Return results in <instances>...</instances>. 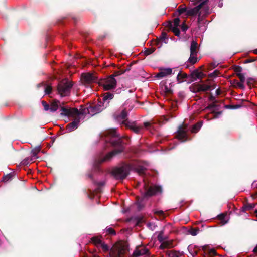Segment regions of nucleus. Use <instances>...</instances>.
Wrapping results in <instances>:
<instances>
[{
    "label": "nucleus",
    "instance_id": "1",
    "mask_svg": "<svg viewBox=\"0 0 257 257\" xmlns=\"http://www.w3.org/2000/svg\"><path fill=\"white\" fill-rule=\"evenodd\" d=\"M101 138V141L106 143L105 148L111 145L115 148V149L107 153L105 156H101L99 159V163L109 161L114 156L123 151L124 143L118 135L116 130L110 129L105 131L102 134Z\"/></svg>",
    "mask_w": 257,
    "mask_h": 257
},
{
    "label": "nucleus",
    "instance_id": "2",
    "mask_svg": "<svg viewBox=\"0 0 257 257\" xmlns=\"http://www.w3.org/2000/svg\"><path fill=\"white\" fill-rule=\"evenodd\" d=\"M127 69L120 70L115 72L114 74L106 78L100 80L99 81V84L103 86L105 90H109L114 89L116 86V80L114 78V76H117L121 75L126 71Z\"/></svg>",
    "mask_w": 257,
    "mask_h": 257
},
{
    "label": "nucleus",
    "instance_id": "3",
    "mask_svg": "<svg viewBox=\"0 0 257 257\" xmlns=\"http://www.w3.org/2000/svg\"><path fill=\"white\" fill-rule=\"evenodd\" d=\"M128 112V103L125 101L123 105L120 108L119 112L115 115L116 120L121 124L124 125L126 127L128 125L127 121V114Z\"/></svg>",
    "mask_w": 257,
    "mask_h": 257
},
{
    "label": "nucleus",
    "instance_id": "4",
    "mask_svg": "<svg viewBox=\"0 0 257 257\" xmlns=\"http://www.w3.org/2000/svg\"><path fill=\"white\" fill-rule=\"evenodd\" d=\"M73 84L67 79L62 80L58 86V91L61 97L68 96L70 92V90Z\"/></svg>",
    "mask_w": 257,
    "mask_h": 257
},
{
    "label": "nucleus",
    "instance_id": "5",
    "mask_svg": "<svg viewBox=\"0 0 257 257\" xmlns=\"http://www.w3.org/2000/svg\"><path fill=\"white\" fill-rule=\"evenodd\" d=\"M128 170V165L126 163H122L119 166L114 168L112 173L116 179L122 180L126 177Z\"/></svg>",
    "mask_w": 257,
    "mask_h": 257
},
{
    "label": "nucleus",
    "instance_id": "6",
    "mask_svg": "<svg viewBox=\"0 0 257 257\" xmlns=\"http://www.w3.org/2000/svg\"><path fill=\"white\" fill-rule=\"evenodd\" d=\"M125 252V247L122 242L116 243L111 248L110 252V257H123Z\"/></svg>",
    "mask_w": 257,
    "mask_h": 257
},
{
    "label": "nucleus",
    "instance_id": "7",
    "mask_svg": "<svg viewBox=\"0 0 257 257\" xmlns=\"http://www.w3.org/2000/svg\"><path fill=\"white\" fill-rule=\"evenodd\" d=\"M145 193L144 197H151L157 194L158 193H161L162 189L160 186H151L145 185Z\"/></svg>",
    "mask_w": 257,
    "mask_h": 257
},
{
    "label": "nucleus",
    "instance_id": "8",
    "mask_svg": "<svg viewBox=\"0 0 257 257\" xmlns=\"http://www.w3.org/2000/svg\"><path fill=\"white\" fill-rule=\"evenodd\" d=\"M104 108V104H102V102L100 100L97 104L89 106L87 110L88 114L91 116H93L100 112Z\"/></svg>",
    "mask_w": 257,
    "mask_h": 257
},
{
    "label": "nucleus",
    "instance_id": "9",
    "mask_svg": "<svg viewBox=\"0 0 257 257\" xmlns=\"http://www.w3.org/2000/svg\"><path fill=\"white\" fill-rule=\"evenodd\" d=\"M190 90L193 93H197L201 91H206L210 90V85L200 84L198 83H194L189 87Z\"/></svg>",
    "mask_w": 257,
    "mask_h": 257
},
{
    "label": "nucleus",
    "instance_id": "10",
    "mask_svg": "<svg viewBox=\"0 0 257 257\" xmlns=\"http://www.w3.org/2000/svg\"><path fill=\"white\" fill-rule=\"evenodd\" d=\"M149 249L143 245H139L136 246L131 257H140L143 255H148Z\"/></svg>",
    "mask_w": 257,
    "mask_h": 257
},
{
    "label": "nucleus",
    "instance_id": "11",
    "mask_svg": "<svg viewBox=\"0 0 257 257\" xmlns=\"http://www.w3.org/2000/svg\"><path fill=\"white\" fill-rule=\"evenodd\" d=\"M61 114L68 117H75L79 115L80 113L77 108L63 107L61 108Z\"/></svg>",
    "mask_w": 257,
    "mask_h": 257
},
{
    "label": "nucleus",
    "instance_id": "12",
    "mask_svg": "<svg viewBox=\"0 0 257 257\" xmlns=\"http://www.w3.org/2000/svg\"><path fill=\"white\" fill-rule=\"evenodd\" d=\"M82 82L85 85H89L97 81V77L92 73H85L82 75Z\"/></svg>",
    "mask_w": 257,
    "mask_h": 257
},
{
    "label": "nucleus",
    "instance_id": "13",
    "mask_svg": "<svg viewBox=\"0 0 257 257\" xmlns=\"http://www.w3.org/2000/svg\"><path fill=\"white\" fill-rule=\"evenodd\" d=\"M130 171H134L139 175H143L145 173L146 169L143 166L139 165L137 162L134 161H130Z\"/></svg>",
    "mask_w": 257,
    "mask_h": 257
},
{
    "label": "nucleus",
    "instance_id": "14",
    "mask_svg": "<svg viewBox=\"0 0 257 257\" xmlns=\"http://www.w3.org/2000/svg\"><path fill=\"white\" fill-rule=\"evenodd\" d=\"M186 129L187 126L181 125L179 126V129L177 131L176 136L177 139L182 140V142L187 141L188 139Z\"/></svg>",
    "mask_w": 257,
    "mask_h": 257
},
{
    "label": "nucleus",
    "instance_id": "15",
    "mask_svg": "<svg viewBox=\"0 0 257 257\" xmlns=\"http://www.w3.org/2000/svg\"><path fill=\"white\" fill-rule=\"evenodd\" d=\"M207 2V1H204L200 3L198 6L193 8L187 9L186 15L189 16H193L196 15L199 11V10L204 6Z\"/></svg>",
    "mask_w": 257,
    "mask_h": 257
},
{
    "label": "nucleus",
    "instance_id": "16",
    "mask_svg": "<svg viewBox=\"0 0 257 257\" xmlns=\"http://www.w3.org/2000/svg\"><path fill=\"white\" fill-rule=\"evenodd\" d=\"M130 130L136 134H141L143 130V126L138 124L136 121H130Z\"/></svg>",
    "mask_w": 257,
    "mask_h": 257
},
{
    "label": "nucleus",
    "instance_id": "17",
    "mask_svg": "<svg viewBox=\"0 0 257 257\" xmlns=\"http://www.w3.org/2000/svg\"><path fill=\"white\" fill-rule=\"evenodd\" d=\"M160 71L156 74L155 77L162 78L172 73V70L171 68H160Z\"/></svg>",
    "mask_w": 257,
    "mask_h": 257
},
{
    "label": "nucleus",
    "instance_id": "18",
    "mask_svg": "<svg viewBox=\"0 0 257 257\" xmlns=\"http://www.w3.org/2000/svg\"><path fill=\"white\" fill-rule=\"evenodd\" d=\"M79 122L80 121L79 119H75L71 123L67 125L66 127V132H71L76 130L78 127Z\"/></svg>",
    "mask_w": 257,
    "mask_h": 257
},
{
    "label": "nucleus",
    "instance_id": "19",
    "mask_svg": "<svg viewBox=\"0 0 257 257\" xmlns=\"http://www.w3.org/2000/svg\"><path fill=\"white\" fill-rule=\"evenodd\" d=\"M113 98V94L110 93H106L104 94L103 97L102 98V104H104V107H106L109 103V101L111 100Z\"/></svg>",
    "mask_w": 257,
    "mask_h": 257
},
{
    "label": "nucleus",
    "instance_id": "20",
    "mask_svg": "<svg viewBox=\"0 0 257 257\" xmlns=\"http://www.w3.org/2000/svg\"><path fill=\"white\" fill-rule=\"evenodd\" d=\"M201 75H203V73L201 72H199L198 69L194 70L190 75V82H193L196 80L197 79L201 77Z\"/></svg>",
    "mask_w": 257,
    "mask_h": 257
},
{
    "label": "nucleus",
    "instance_id": "21",
    "mask_svg": "<svg viewBox=\"0 0 257 257\" xmlns=\"http://www.w3.org/2000/svg\"><path fill=\"white\" fill-rule=\"evenodd\" d=\"M166 27H168V28L170 30H171L175 36H180V30L179 28H178V27H173V24L171 21H169L167 22V25Z\"/></svg>",
    "mask_w": 257,
    "mask_h": 257
},
{
    "label": "nucleus",
    "instance_id": "22",
    "mask_svg": "<svg viewBox=\"0 0 257 257\" xmlns=\"http://www.w3.org/2000/svg\"><path fill=\"white\" fill-rule=\"evenodd\" d=\"M197 43L194 41L192 40L190 46V54L192 55H196L197 54Z\"/></svg>",
    "mask_w": 257,
    "mask_h": 257
},
{
    "label": "nucleus",
    "instance_id": "23",
    "mask_svg": "<svg viewBox=\"0 0 257 257\" xmlns=\"http://www.w3.org/2000/svg\"><path fill=\"white\" fill-rule=\"evenodd\" d=\"M187 77L188 75L187 74L180 72L177 76V79L178 83H182L185 81V80L184 79Z\"/></svg>",
    "mask_w": 257,
    "mask_h": 257
},
{
    "label": "nucleus",
    "instance_id": "24",
    "mask_svg": "<svg viewBox=\"0 0 257 257\" xmlns=\"http://www.w3.org/2000/svg\"><path fill=\"white\" fill-rule=\"evenodd\" d=\"M60 105V102L58 101H53L50 106V110L52 112L56 111L59 107Z\"/></svg>",
    "mask_w": 257,
    "mask_h": 257
},
{
    "label": "nucleus",
    "instance_id": "25",
    "mask_svg": "<svg viewBox=\"0 0 257 257\" xmlns=\"http://www.w3.org/2000/svg\"><path fill=\"white\" fill-rule=\"evenodd\" d=\"M202 125V122L201 121H199L193 125L191 130V132L193 133H196L200 130Z\"/></svg>",
    "mask_w": 257,
    "mask_h": 257
},
{
    "label": "nucleus",
    "instance_id": "26",
    "mask_svg": "<svg viewBox=\"0 0 257 257\" xmlns=\"http://www.w3.org/2000/svg\"><path fill=\"white\" fill-rule=\"evenodd\" d=\"M166 254L168 257H180V254L179 251H168Z\"/></svg>",
    "mask_w": 257,
    "mask_h": 257
},
{
    "label": "nucleus",
    "instance_id": "27",
    "mask_svg": "<svg viewBox=\"0 0 257 257\" xmlns=\"http://www.w3.org/2000/svg\"><path fill=\"white\" fill-rule=\"evenodd\" d=\"M255 205H256V204H254V203H252V204L247 203L246 204L244 205L242 207V211H245L246 210H250L253 209V208H254Z\"/></svg>",
    "mask_w": 257,
    "mask_h": 257
},
{
    "label": "nucleus",
    "instance_id": "28",
    "mask_svg": "<svg viewBox=\"0 0 257 257\" xmlns=\"http://www.w3.org/2000/svg\"><path fill=\"white\" fill-rule=\"evenodd\" d=\"M245 100H242V102L241 103H239V104H237L236 105H227L226 107L230 108V109H238V108H241L243 106L242 103H243V102H245Z\"/></svg>",
    "mask_w": 257,
    "mask_h": 257
},
{
    "label": "nucleus",
    "instance_id": "29",
    "mask_svg": "<svg viewBox=\"0 0 257 257\" xmlns=\"http://www.w3.org/2000/svg\"><path fill=\"white\" fill-rule=\"evenodd\" d=\"M196 55H192L190 54V57L188 59V62L191 64H194L198 61V58H197Z\"/></svg>",
    "mask_w": 257,
    "mask_h": 257
},
{
    "label": "nucleus",
    "instance_id": "30",
    "mask_svg": "<svg viewBox=\"0 0 257 257\" xmlns=\"http://www.w3.org/2000/svg\"><path fill=\"white\" fill-rule=\"evenodd\" d=\"M41 148L40 146H37L33 149L31 151L32 155L35 159L37 158V155L40 151Z\"/></svg>",
    "mask_w": 257,
    "mask_h": 257
},
{
    "label": "nucleus",
    "instance_id": "31",
    "mask_svg": "<svg viewBox=\"0 0 257 257\" xmlns=\"http://www.w3.org/2000/svg\"><path fill=\"white\" fill-rule=\"evenodd\" d=\"M159 39L160 41H164L165 43H167L168 40L167 33L166 32H162Z\"/></svg>",
    "mask_w": 257,
    "mask_h": 257
},
{
    "label": "nucleus",
    "instance_id": "32",
    "mask_svg": "<svg viewBox=\"0 0 257 257\" xmlns=\"http://www.w3.org/2000/svg\"><path fill=\"white\" fill-rule=\"evenodd\" d=\"M92 241L98 247H99L103 242L99 238L97 237H93L92 238Z\"/></svg>",
    "mask_w": 257,
    "mask_h": 257
},
{
    "label": "nucleus",
    "instance_id": "33",
    "mask_svg": "<svg viewBox=\"0 0 257 257\" xmlns=\"http://www.w3.org/2000/svg\"><path fill=\"white\" fill-rule=\"evenodd\" d=\"M226 216L225 213H221L217 216V218L218 220H220L223 224H225L227 223L226 221H225V218Z\"/></svg>",
    "mask_w": 257,
    "mask_h": 257
},
{
    "label": "nucleus",
    "instance_id": "34",
    "mask_svg": "<svg viewBox=\"0 0 257 257\" xmlns=\"http://www.w3.org/2000/svg\"><path fill=\"white\" fill-rule=\"evenodd\" d=\"M199 231V228H192L190 229H189L188 232L190 234H191L192 235L195 236V235H196L198 234Z\"/></svg>",
    "mask_w": 257,
    "mask_h": 257
},
{
    "label": "nucleus",
    "instance_id": "35",
    "mask_svg": "<svg viewBox=\"0 0 257 257\" xmlns=\"http://www.w3.org/2000/svg\"><path fill=\"white\" fill-rule=\"evenodd\" d=\"M140 150L138 148H136L135 147H130V153H132L135 155H137L140 153Z\"/></svg>",
    "mask_w": 257,
    "mask_h": 257
},
{
    "label": "nucleus",
    "instance_id": "36",
    "mask_svg": "<svg viewBox=\"0 0 257 257\" xmlns=\"http://www.w3.org/2000/svg\"><path fill=\"white\" fill-rule=\"evenodd\" d=\"M163 234H164V232L163 231H161L159 233V234L157 236V239H158V240L160 242H164V240L166 239V238H164L163 237Z\"/></svg>",
    "mask_w": 257,
    "mask_h": 257
},
{
    "label": "nucleus",
    "instance_id": "37",
    "mask_svg": "<svg viewBox=\"0 0 257 257\" xmlns=\"http://www.w3.org/2000/svg\"><path fill=\"white\" fill-rule=\"evenodd\" d=\"M155 50V48H146L144 51V55L145 56H148L152 53H153Z\"/></svg>",
    "mask_w": 257,
    "mask_h": 257
},
{
    "label": "nucleus",
    "instance_id": "38",
    "mask_svg": "<svg viewBox=\"0 0 257 257\" xmlns=\"http://www.w3.org/2000/svg\"><path fill=\"white\" fill-rule=\"evenodd\" d=\"M99 247H100L104 251H108L110 249L109 247L103 242H102Z\"/></svg>",
    "mask_w": 257,
    "mask_h": 257
},
{
    "label": "nucleus",
    "instance_id": "39",
    "mask_svg": "<svg viewBox=\"0 0 257 257\" xmlns=\"http://www.w3.org/2000/svg\"><path fill=\"white\" fill-rule=\"evenodd\" d=\"M219 73V71L217 70H215L212 73L208 74V77L210 78H215L218 76Z\"/></svg>",
    "mask_w": 257,
    "mask_h": 257
},
{
    "label": "nucleus",
    "instance_id": "40",
    "mask_svg": "<svg viewBox=\"0 0 257 257\" xmlns=\"http://www.w3.org/2000/svg\"><path fill=\"white\" fill-rule=\"evenodd\" d=\"M236 76L238 77L240 81L241 82H244L245 81V75L241 73H236Z\"/></svg>",
    "mask_w": 257,
    "mask_h": 257
},
{
    "label": "nucleus",
    "instance_id": "41",
    "mask_svg": "<svg viewBox=\"0 0 257 257\" xmlns=\"http://www.w3.org/2000/svg\"><path fill=\"white\" fill-rule=\"evenodd\" d=\"M147 226L152 231L155 230L157 227V225H156L155 223L152 222L148 223Z\"/></svg>",
    "mask_w": 257,
    "mask_h": 257
},
{
    "label": "nucleus",
    "instance_id": "42",
    "mask_svg": "<svg viewBox=\"0 0 257 257\" xmlns=\"http://www.w3.org/2000/svg\"><path fill=\"white\" fill-rule=\"evenodd\" d=\"M234 81L236 83L237 86L238 87V88H239L241 89H244L245 87H244V85L243 84L244 82H241L240 81L238 82L236 80H234Z\"/></svg>",
    "mask_w": 257,
    "mask_h": 257
},
{
    "label": "nucleus",
    "instance_id": "43",
    "mask_svg": "<svg viewBox=\"0 0 257 257\" xmlns=\"http://www.w3.org/2000/svg\"><path fill=\"white\" fill-rule=\"evenodd\" d=\"M106 232L109 234L115 235L116 233L115 230L111 227H107L106 228Z\"/></svg>",
    "mask_w": 257,
    "mask_h": 257
},
{
    "label": "nucleus",
    "instance_id": "44",
    "mask_svg": "<svg viewBox=\"0 0 257 257\" xmlns=\"http://www.w3.org/2000/svg\"><path fill=\"white\" fill-rule=\"evenodd\" d=\"M178 13L179 15L183 14L184 12L186 13L187 8L186 7L182 8L181 6H179L177 9Z\"/></svg>",
    "mask_w": 257,
    "mask_h": 257
},
{
    "label": "nucleus",
    "instance_id": "45",
    "mask_svg": "<svg viewBox=\"0 0 257 257\" xmlns=\"http://www.w3.org/2000/svg\"><path fill=\"white\" fill-rule=\"evenodd\" d=\"M52 91V87L49 85H45V92L46 94H49Z\"/></svg>",
    "mask_w": 257,
    "mask_h": 257
},
{
    "label": "nucleus",
    "instance_id": "46",
    "mask_svg": "<svg viewBox=\"0 0 257 257\" xmlns=\"http://www.w3.org/2000/svg\"><path fill=\"white\" fill-rule=\"evenodd\" d=\"M165 245L167 248H172L173 247V242L172 241H164Z\"/></svg>",
    "mask_w": 257,
    "mask_h": 257
},
{
    "label": "nucleus",
    "instance_id": "47",
    "mask_svg": "<svg viewBox=\"0 0 257 257\" xmlns=\"http://www.w3.org/2000/svg\"><path fill=\"white\" fill-rule=\"evenodd\" d=\"M234 71L236 73H240L242 70V68L240 66H234L233 67Z\"/></svg>",
    "mask_w": 257,
    "mask_h": 257
},
{
    "label": "nucleus",
    "instance_id": "48",
    "mask_svg": "<svg viewBox=\"0 0 257 257\" xmlns=\"http://www.w3.org/2000/svg\"><path fill=\"white\" fill-rule=\"evenodd\" d=\"M208 254L210 256H216L217 255L216 250L213 248L209 250Z\"/></svg>",
    "mask_w": 257,
    "mask_h": 257
},
{
    "label": "nucleus",
    "instance_id": "49",
    "mask_svg": "<svg viewBox=\"0 0 257 257\" xmlns=\"http://www.w3.org/2000/svg\"><path fill=\"white\" fill-rule=\"evenodd\" d=\"M180 19L178 18H175L173 21V27H178L179 26Z\"/></svg>",
    "mask_w": 257,
    "mask_h": 257
},
{
    "label": "nucleus",
    "instance_id": "50",
    "mask_svg": "<svg viewBox=\"0 0 257 257\" xmlns=\"http://www.w3.org/2000/svg\"><path fill=\"white\" fill-rule=\"evenodd\" d=\"M254 81V79L252 78H248L247 79V84L251 88L252 83Z\"/></svg>",
    "mask_w": 257,
    "mask_h": 257
},
{
    "label": "nucleus",
    "instance_id": "51",
    "mask_svg": "<svg viewBox=\"0 0 257 257\" xmlns=\"http://www.w3.org/2000/svg\"><path fill=\"white\" fill-rule=\"evenodd\" d=\"M136 205L137 207V209L139 211L143 209V208L144 207V205H142L141 203V202H139L138 200L137 201V202L136 203Z\"/></svg>",
    "mask_w": 257,
    "mask_h": 257
},
{
    "label": "nucleus",
    "instance_id": "52",
    "mask_svg": "<svg viewBox=\"0 0 257 257\" xmlns=\"http://www.w3.org/2000/svg\"><path fill=\"white\" fill-rule=\"evenodd\" d=\"M42 104H43V106H44V109L46 111L50 110V106L46 102L42 101Z\"/></svg>",
    "mask_w": 257,
    "mask_h": 257
},
{
    "label": "nucleus",
    "instance_id": "53",
    "mask_svg": "<svg viewBox=\"0 0 257 257\" xmlns=\"http://www.w3.org/2000/svg\"><path fill=\"white\" fill-rule=\"evenodd\" d=\"M11 177L12 175L10 174H7L5 177H4L3 180L5 182H7L9 181L10 179H11Z\"/></svg>",
    "mask_w": 257,
    "mask_h": 257
},
{
    "label": "nucleus",
    "instance_id": "54",
    "mask_svg": "<svg viewBox=\"0 0 257 257\" xmlns=\"http://www.w3.org/2000/svg\"><path fill=\"white\" fill-rule=\"evenodd\" d=\"M181 30L184 31V32H185L187 29H188V26L185 24V23H183L182 25H181Z\"/></svg>",
    "mask_w": 257,
    "mask_h": 257
},
{
    "label": "nucleus",
    "instance_id": "55",
    "mask_svg": "<svg viewBox=\"0 0 257 257\" xmlns=\"http://www.w3.org/2000/svg\"><path fill=\"white\" fill-rule=\"evenodd\" d=\"M165 91L167 94H171L173 92V91L170 88H169L167 86H165Z\"/></svg>",
    "mask_w": 257,
    "mask_h": 257
},
{
    "label": "nucleus",
    "instance_id": "56",
    "mask_svg": "<svg viewBox=\"0 0 257 257\" xmlns=\"http://www.w3.org/2000/svg\"><path fill=\"white\" fill-rule=\"evenodd\" d=\"M165 91L167 94H171L173 92V91L170 88H169L167 86H165Z\"/></svg>",
    "mask_w": 257,
    "mask_h": 257
},
{
    "label": "nucleus",
    "instance_id": "57",
    "mask_svg": "<svg viewBox=\"0 0 257 257\" xmlns=\"http://www.w3.org/2000/svg\"><path fill=\"white\" fill-rule=\"evenodd\" d=\"M143 127H145L146 128H148L149 127L151 126V123L149 122H144L143 123Z\"/></svg>",
    "mask_w": 257,
    "mask_h": 257
},
{
    "label": "nucleus",
    "instance_id": "58",
    "mask_svg": "<svg viewBox=\"0 0 257 257\" xmlns=\"http://www.w3.org/2000/svg\"><path fill=\"white\" fill-rule=\"evenodd\" d=\"M155 214L159 216H163L164 215V212L162 210L156 211L155 212Z\"/></svg>",
    "mask_w": 257,
    "mask_h": 257
},
{
    "label": "nucleus",
    "instance_id": "59",
    "mask_svg": "<svg viewBox=\"0 0 257 257\" xmlns=\"http://www.w3.org/2000/svg\"><path fill=\"white\" fill-rule=\"evenodd\" d=\"M215 99V98L213 95L211 93L209 96V100L211 101H214Z\"/></svg>",
    "mask_w": 257,
    "mask_h": 257
},
{
    "label": "nucleus",
    "instance_id": "60",
    "mask_svg": "<svg viewBox=\"0 0 257 257\" xmlns=\"http://www.w3.org/2000/svg\"><path fill=\"white\" fill-rule=\"evenodd\" d=\"M216 67V65H215V63H211L209 66V69L211 70L213 68H214Z\"/></svg>",
    "mask_w": 257,
    "mask_h": 257
},
{
    "label": "nucleus",
    "instance_id": "61",
    "mask_svg": "<svg viewBox=\"0 0 257 257\" xmlns=\"http://www.w3.org/2000/svg\"><path fill=\"white\" fill-rule=\"evenodd\" d=\"M161 245H160V248L161 249H164L165 248H167V247H166V245H165V244H164V242H161Z\"/></svg>",
    "mask_w": 257,
    "mask_h": 257
},
{
    "label": "nucleus",
    "instance_id": "62",
    "mask_svg": "<svg viewBox=\"0 0 257 257\" xmlns=\"http://www.w3.org/2000/svg\"><path fill=\"white\" fill-rule=\"evenodd\" d=\"M254 60H255V59H247L245 60L244 63H250V62H253Z\"/></svg>",
    "mask_w": 257,
    "mask_h": 257
},
{
    "label": "nucleus",
    "instance_id": "63",
    "mask_svg": "<svg viewBox=\"0 0 257 257\" xmlns=\"http://www.w3.org/2000/svg\"><path fill=\"white\" fill-rule=\"evenodd\" d=\"M178 95V96L181 98H182L184 97V94L183 92H179Z\"/></svg>",
    "mask_w": 257,
    "mask_h": 257
},
{
    "label": "nucleus",
    "instance_id": "64",
    "mask_svg": "<svg viewBox=\"0 0 257 257\" xmlns=\"http://www.w3.org/2000/svg\"><path fill=\"white\" fill-rule=\"evenodd\" d=\"M202 20V18L200 16V14H199L197 21L198 23H200Z\"/></svg>",
    "mask_w": 257,
    "mask_h": 257
}]
</instances>
